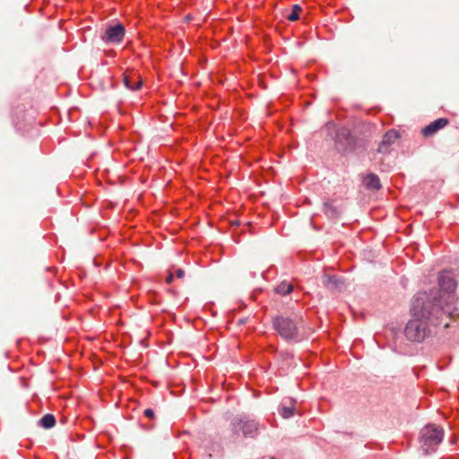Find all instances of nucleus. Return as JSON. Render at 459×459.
<instances>
[{
	"label": "nucleus",
	"mask_w": 459,
	"mask_h": 459,
	"mask_svg": "<svg viewBox=\"0 0 459 459\" xmlns=\"http://www.w3.org/2000/svg\"><path fill=\"white\" fill-rule=\"evenodd\" d=\"M430 306L429 297L426 291L418 292L412 300L411 313V319L406 324L404 334L413 342H421L430 336L432 326H437L442 322L446 315H434Z\"/></svg>",
	"instance_id": "1"
},
{
	"label": "nucleus",
	"mask_w": 459,
	"mask_h": 459,
	"mask_svg": "<svg viewBox=\"0 0 459 459\" xmlns=\"http://www.w3.org/2000/svg\"><path fill=\"white\" fill-rule=\"evenodd\" d=\"M439 290H431L429 293L430 306L434 315H446V317L454 316L455 291L456 281L448 272H443L438 276Z\"/></svg>",
	"instance_id": "2"
},
{
	"label": "nucleus",
	"mask_w": 459,
	"mask_h": 459,
	"mask_svg": "<svg viewBox=\"0 0 459 459\" xmlns=\"http://www.w3.org/2000/svg\"><path fill=\"white\" fill-rule=\"evenodd\" d=\"M444 438L443 429L436 425H427L420 429L419 442L420 447L425 455L436 452L438 445Z\"/></svg>",
	"instance_id": "3"
},
{
	"label": "nucleus",
	"mask_w": 459,
	"mask_h": 459,
	"mask_svg": "<svg viewBox=\"0 0 459 459\" xmlns=\"http://www.w3.org/2000/svg\"><path fill=\"white\" fill-rule=\"evenodd\" d=\"M273 328L281 338L288 342H299V335L298 322L283 316H276L273 319Z\"/></svg>",
	"instance_id": "4"
},
{
	"label": "nucleus",
	"mask_w": 459,
	"mask_h": 459,
	"mask_svg": "<svg viewBox=\"0 0 459 459\" xmlns=\"http://www.w3.org/2000/svg\"><path fill=\"white\" fill-rule=\"evenodd\" d=\"M357 140L347 127L338 128L334 137V146L342 154L353 152L356 148Z\"/></svg>",
	"instance_id": "5"
},
{
	"label": "nucleus",
	"mask_w": 459,
	"mask_h": 459,
	"mask_svg": "<svg viewBox=\"0 0 459 459\" xmlns=\"http://www.w3.org/2000/svg\"><path fill=\"white\" fill-rule=\"evenodd\" d=\"M232 431L238 433L242 431L245 437H255L258 435L259 423L255 420L248 419L246 416L234 418L232 422Z\"/></svg>",
	"instance_id": "6"
},
{
	"label": "nucleus",
	"mask_w": 459,
	"mask_h": 459,
	"mask_svg": "<svg viewBox=\"0 0 459 459\" xmlns=\"http://www.w3.org/2000/svg\"><path fill=\"white\" fill-rule=\"evenodd\" d=\"M126 29L123 24L116 23L108 25L105 31L100 35L101 40L106 44H120L125 38Z\"/></svg>",
	"instance_id": "7"
},
{
	"label": "nucleus",
	"mask_w": 459,
	"mask_h": 459,
	"mask_svg": "<svg viewBox=\"0 0 459 459\" xmlns=\"http://www.w3.org/2000/svg\"><path fill=\"white\" fill-rule=\"evenodd\" d=\"M123 81L125 86L131 91H137L143 85L140 74L134 71H126L123 74Z\"/></svg>",
	"instance_id": "8"
},
{
	"label": "nucleus",
	"mask_w": 459,
	"mask_h": 459,
	"mask_svg": "<svg viewBox=\"0 0 459 459\" xmlns=\"http://www.w3.org/2000/svg\"><path fill=\"white\" fill-rule=\"evenodd\" d=\"M296 401L293 398L287 397L282 400L279 408L278 413L284 419H289L295 414Z\"/></svg>",
	"instance_id": "9"
},
{
	"label": "nucleus",
	"mask_w": 459,
	"mask_h": 459,
	"mask_svg": "<svg viewBox=\"0 0 459 459\" xmlns=\"http://www.w3.org/2000/svg\"><path fill=\"white\" fill-rule=\"evenodd\" d=\"M448 123H449V120L447 118H445V117L437 118L422 129V131H421L422 134L425 137H429V136L433 135L434 134H436L438 130L448 125Z\"/></svg>",
	"instance_id": "10"
},
{
	"label": "nucleus",
	"mask_w": 459,
	"mask_h": 459,
	"mask_svg": "<svg viewBox=\"0 0 459 459\" xmlns=\"http://www.w3.org/2000/svg\"><path fill=\"white\" fill-rule=\"evenodd\" d=\"M398 138V134L394 130H389L383 136L382 142L380 143L377 152L381 153H386L389 152L390 146L395 142Z\"/></svg>",
	"instance_id": "11"
},
{
	"label": "nucleus",
	"mask_w": 459,
	"mask_h": 459,
	"mask_svg": "<svg viewBox=\"0 0 459 459\" xmlns=\"http://www.w3.org/2000/svg\"><path fill=\"white\" fill-rule=\"evenodd\" d=\"M324 283L332 290H342L344 286L342 279L337 275H325Z\"/></svg>",
	"instance_id": "12"
},
{
	"label": "nucleus",
	"mask_w": 459,
	"mask_h": 459,
	"mask_svg": "<svg viewBox=\"0 0 459 459\" xmlns=\"http://www.w3.org/2000/svg\"><path fill=\"white\" fill-rule=\"evenodd\" d=\"M364 185L367 188L378 190L381 187L379 178L375 174H368L364 178Z\"/></svg>",
	"instance_id": "13"
},
{
	"label": "nucleus",
	"mask_w": 459,
	"mask_h": 459,
	"mask_svg": "<svg viewBox=\"0 0 459 459\" xmlns=\"http://www.w3.org/2000/svg\"><path fill=\"white\" fill-rule=\"evenodd\" d=\"M324 212L329 219H336L339 217L340 211L332 202L324 203Z\"/></svg>",
	"instance_id": "14"
},
{
	"label": "nucleus",
	"mask_w": 459,
	"mask_h": 459,
	"mask_svg": "<svg viewBox=\"0 0 459 459\" xmlns=\"http://www.w3.org/2000/svg\"><path fill=\"white\" fill-rule=\"evenodd\" d=\"M274 290L276 293L285 296L293 290V285L287 281H283L275 287Z\"/></svg>",
	"instance_id": "15"
},
{
	"label": "nucleus",
	"mask_w": 459,
	"mask_h": 459,
	"mask_svg": "<svg viewBox=\"0 0 459 459\" xmlns=\"http://www.w3.org/2000/svg\"><path fill=\"white\" fill-rule=\"evenodd\" d=\"M56 424V418L53 414H46L39 420V425L44 429H51Z\"/></svg>",
	"instance_id": "16"
},
{
	"label": "nucleus",
	"mask_w": 459,
	"mask_h": 459,
	"mask_svg": "<svg viewBox=\"0 0 459 459\" xmlns=\"http://www.w3.org/2000/svg\"><path fill=\"white\" fill-rule=\"evenodd\" d=\"M301 11L302 9L299 4H294L290 13L287 15V19L291 22L298 21L299 19Z\"/></svg>",
	"instance_id": "17"
},
{
	"label": "nucleus",
	"mask_w": 459,
	"mask_h": 459,
	"mask_svg": "<svg viewBox=\"0 0 459 459\" xmlns=\"http://www.w3.org/2000/svg\"><path fill=\"white\" fill-rule=\"evenodd\" d=\"M143 414L145 417H147L149 419L154 418V411L152 409L148 408V409L144 410Z\"/></svg>",
	"instance_id": "18"
},
{
	"label": "nucleus",
	"mask_w": 459,
	"mask_h": 459,
	"mask_svg": "<svg viewBox=\"0 0 459 459\" xmlns=\"http://www.w3.org/2000/svg\"><path fill=\"white\" fill-rule=\"evenodd\" d=\"M185 275V271L183 269H177L176 270V276L179 279L183 278Z\"/></svg>",
	"instance_id": "19"
},
{
	"label": "nucleus",
	"mask_w": 459,
	"mask_h": 459,
	"mask_svg": "<svg viewBox=\"0 0 459 459\" xmlns=\"http://www.w3.org/2000/svg\"><path fill=\"white\" fill-rule=\"evenodd\" d=\"M173 277H174V276H173V274H172V273H169V274L167 276V278H166V282H167L168 284L171 283V282H172V281H173Z\"/></svg>",
	"instance_id": "20"
},
{
	"label": "nucleus",
	"mask_w": 459,
	"mask_h": 459,
	"mask_svg": "<svg viewBox=\"0 0 459 459\" xmlns=\"http://www.w3.org/2000/svg\"><path fill=\"white\" fill-rule=\"evenodd\" d=\"M272 459H274V458H272Z\"/></svg>",
	"instance_id": "21"
}]
</instances>
